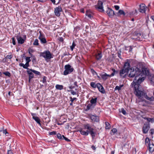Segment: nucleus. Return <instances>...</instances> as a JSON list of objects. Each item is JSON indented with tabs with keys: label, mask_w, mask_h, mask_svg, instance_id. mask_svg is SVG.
<instances>
[{
	"label": "nucleus",
	"mask_w": 154,
	"mask_h": 154,
	"mask_svg": "<svg viewBox=\"0 0 154 154\" xmlns=\"http://www.w3.org/2000/svg\"><path fill=\"white\" fill-rule=\"evenodd\" d=\"M130 70L128 76L131 78L135 77L131 83V86L132 87H134V93L136 96L141 99L145 98L149 100H152L153 98L152 97H149L146 95L143 89L140 85L144 80L146 75L149 74L148 69L146 68H143L141 71L140 69L136 67L135 68L133 67Z\"/></svg>",
	"instance_id": "obj_1"
},
{
	"label": "nucleus",
	"mask_w": 154,
	"mask_h": 154,
	"mask_svg": "<svg viewBox=\"0 0 154 154\" xmlns=\"http://www.w3.org/2000/svg\"><path fill=\"white\" fill-rule=\"evenodd\" d=\"M79 131L83 135L87 136L90 133L93 138L95 137L96 133L94 131V129L91 128L89 124L84 125L83 127L80 128Z\"/></svg>",
	"instance_id": "obj_2"
},
{
	"label": "nucleus",
	"mask_w": 154,
	"mask_h": 154,
	"mask_svg": "<svg viewBox=\"0 0 154 154\" xmlns=\"http://www.w3.org/2000/svg\"><path fill=\"white\" fill-rule=\"evenodd\" d=\"M40 55V56H42L44 57L46 60H49L52 58L51 53L48 50L41 52Z\"/></svg>",
	"instance_id": "obj_3"
},
{
	"label": "nucleus",
	"mask_w": 154,
	"mask_h": 154,
	"mask_svg": "<svg viewBox=\"0 0 154 154\" xmlns=\"http://www.w3.org/2000/svg\"><path fill=\"white\" fill-rule=\"evenodd\" d=\"M65 70L63 72V74L64 75H66L70 74L74 70L73 68L69 64H67L64 66Z\"/></svg>",
	"instance_id": "obj_4"
},
{
	"label": "nucleus",
	"mask_w": 154,
	"mask_h": 154,
	"mask_svg": "<svg viewBox=\"0 0 154 154\" xmlns=\"http://www.w3.org/2000/svg\"><path fill=\"white\" fill-rule=\"evenodd\" d=\"M131 62L129 60H127L125 62L123 68L125 69L127 71H129L133 67H131L130 65Z\"/></svg>",
	"instance_id": "obj_5"
},
{
	"label": "nucleus",
	"mask_w": 154,
	"mask_h": 154,
	"mask_svg": "<svg viewBox=\"0 0 154 154\" xmlns=\"http://www.w3.org/2000/svg\"><path fill=\"white\" fill-rule=\"evenodd\" d=\"M16 39L17 40L18 43V44H22L26 39V36L25 35L23 36V38L21 36L17 35L16 37Z\"/></svg>",
	"instance_id": "obj_6"
},
{
	"label": "nucleus",
	"mask_w": 154,
	"mask_h": 154,
	"mask_svg": "<svg viewBox=\"0 0 154 154\" xmlns=\"http://www.w3.org/2000/svg\"><path fill=\"white\" fill-rule=\"evenodd\" d=\"M139 11L142 13H145L147 8V7L145 5L142 3L139 5Z\"/></svg>",
	"instance_id": "obj_7"
},
{
	"label": "nucleus",
	"mask_w": 154,
	"mask_h": 154,
	"mask_svg": "<svg viewBox=\"0 0 154 154\" xmlns=\"http://www.w3.org/2000/svg\"><path fill=\"white\" fill-rule=\"evenodd\" d=\"M103 3L101 1H98L96 8H98L99 11L101 12L104 11L103 9Z\"/></svg>",
	"instance_id": "obj_8"
},
{
	"label": "nucleus",
	"mask_w": 154,
	"mask_h": 154,
	"mask_svg": "<svg viewBox=\"0 0 154 154\" xmlns=\"http://www.w3.org/2000/svg\"><path fill=\"white\" fill-rule=\"evenodd\" d=\"M62 11L61 8L59 6L54 9V12L56 16L59 17L60 15V12Z\"/></svg>",
	"instance_id": "obj_9"
},
{
	"label": "nucleus",
	"mask_w": 154,
	"mask_h": 154,
	"mask_svg": "<svg viewBox=\"0 0 154 154\" xmlns=\"http://www.w3.org/2000/svg\"><path fill=\"white\" fill-rule=\"evenodd\" d=\"M150 127L149 124H144L142 128V131L143 133L146 134L147 133Z\"/></svg>",
	"instance_id": "obj_10"
},
{
	"label": "nucleus",
	"mask_w": 154,
	"mask_h": 154,
	"mask_svg": "<svg viewBox=\"0 0 154 154\" xmlns=\"http://www.w3.org/2000/svg\"><path fill=\"white\" fill-rule=\"evenodd\" d=\"M40 34L38 38L40 40L41 43L42 44H45L47 43V41L44 35L41 33L40 32H39Z\"/></svg>",
	"instance_id": "obj_11"
},
{
	"label": "nucleus",
	"mask_w": 154,
	"mask_h": 154,
	"mask_svg": "<svg viewBox=\"0 0 154 154\" xmlns=\"http://www.w3.org/2000/svg\"><path fill=\"white\" fill-rule=\"evenodd\" d=\"M106 12L107 13L108 16L110 17H112L114 15H115V14L114 11L111 9L109 8H107Z\"/></svg>",
	"instance_id": "obj_12"
},
{
	"label": "nucleus",
	"mask_w": 154,
	"mask_h": 154,
	"mask_svg": "<svg viewBox=\"0 0 154 154\" xmlns=\"http://www.w3.org/2000/svg\"><path fill=\"white\" fill-rule=\"evenodd\" d=\"M100 75L103 80L104 81L106 80L109 78L110 77L109 75L107 74L106 73L104 72L100 73Z\"/></svg>",
	"instance_id": "obj_13"
},
{
	"label": "nucleus",
	"mask_w": 154,
	"mask_h": 154,
	"mask_svg": "<svg viewBox=\"0 0 154 154\" xmlns=\"http://www.w3.org/2000/svg\"><path fill=\"white\" fill-rule=\"evenodd\" d=\"M97 88L99 91L102 93H105V90L103 87L100 83H97Z\"/></svg>",
	"instance_id": "obj_14"
},
{
	"label": "nucleus",
	"mask_w": 154,
	"mask_h": 154,
	"mask_svg": "<svg viewBox=\"0 0 154 154\" xmlns=\"http://www.w3.org/2000/svg\"><path fill=\"white\" fill-rule=\"evenodd\" d=\"M90 118L93 122H98L99 121V118L98 116L91 115L90 116Z\"/></svg>",
	"instance_id": "obj_15"
},
{
	"label": "nucleus",
	"mask_w": 154,
	"mask_h": 154,
	"mask_svg": "<svg viewBox=\"0 0 154 154\" xmlns=\"http://www.w3.org/2000/svg\"><path fill=\"white\" fill-rule=\"evenodd\" d=\"M128 71H127L125 69L123 68L122 69L120 70L119 71V75L121 77H124V75H125V74L126 73L128 72Z\"/></svg>",
	"instance_id": "obj_16"
},
{
	"label": "nucleus",
	"mask_w": 154,
	"mask_h": 154,
	"mask_svg": "<svg viewBox=\"0 0 154 154\" xmlns=\"http://www.w3.org/2000/svg\"><path fill=\"white\" fill-rule=\"evenodd\" d=\"M78 88H75V91H74L73 89H70V90H68L67 91L68 92H71V94L73 95L77 94L78 95L77 96L78 97L79 96V95L78 94Z\"/></svg>",
	"instance_id": "obj_17"
},
{
	"label": "nucleus",
	"mask_w": 154,
	"mask_h": 154,
	"mask_svg": "<svg viewBox=\"0 0 154 154\" xmlns=\"http://www.w3.org/2000/svg\"><path fill=\"white\" fill-rule=\"evenodd\" d=\"M95 106L91 103L88 104L86 107V109L85 110L86 111H88L90 109L92 110L95 107Z\"/></svg>",
	"instance_id": "obj_18"
},
{
	"label": "nucleus",
	"mask_w": 154,
	"mask_h": 154,
	"mask_svg": "<svg viewBox=\"0 0 154 154\" xmlns=\"http://www.w3.org/2000/svg\"><path fill=\"white\" fill-rule=\"evenodd\" d=\"M32 69H29V70H28L27 71V73L29 75V81H30V79H32L34 77V75L32 73V72H33L32 71H31Z\"/></svg>",
	"instance_id": "obj_19"
},
{
	"label": "nucleus",
	"mask_w": 154,
	"mask_h": 154,
	"mask_svg": "<svg viewBox=\"0 0 154 154\" xmlns=\"http://www.w3.org/2000/svg\"><path fill=\"white\" fill-rule=\"evenodd\" d=\"M19 65L21 66H22L24 69H26L28 70L29 69L28 68V67L29 66V65L27 63H26L25 64L23 63H20L19 64Z\"/></svg>",
	"instance_id": "obj_20"
},
{
	"label": "nucleus",
	"mask_w": 154,
	"mask_h": 154,
	"mask_svg": "<svg viewBox=\"0 0 154 154\" xmlns=\"http://www.w3.org/2000/svg\"><path fill=\"white\" fill-rule=\"evenodd\" d=\"M96 58L97 60H100L102 57L101 53L98 52L96 54Z\"/></svg>",
	"instance_id": "obj_21"
},
{
	"label": "nucleus",
	"mask_w": 154,
	"mask_h": 154,
	"mask_svg": "<svg viewBox=\"0 0 154 154\" xmlns=\"http://www.w3.org/2000/svg\"><path fill=\"white\" fill-rule=\"evenodd\" d=\"M148 146L149 147V150L150 151L153 152L154 151V145L153 144H150Z\"/></svg>",
	"instance_id": "obj_22"
},
{
	"label": "nucleus",
	"mask_w": 154,
	"mask_h": 154,
	"mask_svg": "<svg viewBox=\"0 0 154 154\" xmlns=\"http://www.w3.org/2000/svg\"><path fill=\"white\" fill-rule=\"evenodd\" d=\"M97 99V98L92 99L90 100L91 103L94 104L95 106L96 104Z\"/></svg>",
	"instance_id": "obj_23"
},
{
	"label": "nucleus",
	"mask_w": 154,
	"mask_h": 154,
	"mask_svg": "<svg viewBox=\"0 0 154 154\" xmlns=\"http://www.w3.org/2000/svg\"><path fill=\"white\" fill-rule=\"evenodd\" d=\"M33 119H34L38 124L41 126V124L40 123V120L38 117L36 116V117H34Z\"/></svg>",
	"instance_id": "obj_24"
},
{
	"label": "nucleus",
	"mask_w": 154,
	"mask_h": 154,
	"mask_svg": "<svg viewBox=\"0 0 154 154\" xmlns=\"http://www.w3.org/2000/svg\"><path fill=\"white\" fill-rule=\"evenodd\" d=\"M8 54H9V55L6 56L5 58L3 59V60H6L7 59H11L12 58L13 56L12 54H11V53H9Z\"/></svg>",
	"instance_id": "obj_25"
},
{
	"label": "nucleus",
	"mask_w": 154,
	"mask_h": 154,
	"mask_svg": "<svg viewBox=\"0 0 154 154\" xmlns=\"http://www.w3.org/2000/svg\"><path fill=\"white\" fill-rule=\"evenodd\" d=\"M86 15L89 18L92 17V13L90 10H87L86 12Z\"/></svg>",
	"instance_id": "obj_26"
},
{
	"label": "nucleus",
	"mask_w": 154,
	"mask_h": 154,
	"mask_svg": "<svg viewBox=\"0 0 154 154\" xmlns=\"http://www.w3.org/2000/svg\"><path fill=\"white\" fill-rule=\"evenodd\" d=\"M144 119H146L149 122L151 123H153L154 122V119L153 118H148L147 117H145Z\"/></svg>",
	"instance_id": "obj_27"
},
{
	"label": "nucleus",
	"mask_w": 154,
	"mask_h": 154,
	"mask_svg": "<svg viewBox=\"0 0 154 154\" xmlns=\"http://www.w3.org/2000/svg\"><path fill=\"white\" fill-rule=\"evenodd\" d=\"M55 87L58 90H61L63 89V86L61 85H57Z\"/></svg>",
	"instance_id": "obj_28"
},
{
	"label": "nucleus",
	"mask_w": 154,
	"mask_h": 154,
	"mask_svg": "<svg viewBox=\"0 0 154 154\" xmlns=\"http://www.w3.org/2000/svg\"><path fill=\"white\" fill-rule=\"evenodd\" d=\"M145 142L146 145L147 146H148L150 144V140L148 137H147L146 138Z\"/></svg>",
	"instance_id": "obj_29"
},
{
	"label": "nucleus",
	"mask_w": 154,
	"mask_h": 154,
	"mask_svg": "<svg viewBox=\"0 0 154 154\" xmlns=\"http://www.w3.org/2000/svg\"><path fill=\"white\" fill-rule=\"evenodd\" d=\"M119 14L120 15H125V14L124 11L122 10H120L117 13L116 15H118Z\"/></svg>",
	"instance_id": "obj_30"
},
{
	"label": "nucleus",
	"mask_w": 154,
	"mask_h": 154,
	"mask_svg": "<svg viewBox=\"0 0 154 154\" xmlns=\"http://www.w3.org/2000/svg\"><path fill=\"white\" fill-rule=\"evenodd\" d=\"M123 86V85H120L119 86H116L114 89L115 91L117 90L118 91L120 90L121 89V88Z\"/></svg>",
	"instance_id": "obj_31"
},
{
	"label": "nucleus",
	"mask_w": 154,
	"mask_h": 154,
	"mask_svg": "<svg viewBox=\"0 0 154 154\" xmlns=\"http://www.w3.org/2000/svg\"><path fill=\"white\" fill-rule=\"evenodd\" d=\"M91 86L93 88H96L97 87V83H95L93 82H91L90 83Z\"/></svg>",
	"instance_id": "obj_32"
},
{
	"label": "nucleus",
	"mask_w": 154,
	"mask_h": 154,
	"mask_svg": "<svg viewBox=\"0 0 154 154\" xmlns=\"http://www.w3.org/2000/svg\"><path fill=\"white\" fill-rule=\"evenodd\" d=\"M112 71H113V72L111 75H109L110 77L114 76V75L116 74V73H117L118 72V71H117L115 69H112Z\"/></svg>",
	"instance_id": "obj_33"
},
{
	"label": "nucleus",
	"mask_w": 154,
	"mask_h": 154,
	"mask_svg": "<svg viewBox=\"0 0 154 154\" xmlns=\"http://www.w3.org/2000/svg\"><path fill=\"white\" fill-rule=\"evenodd\" d=\"M105 124L106 125V129H109L110 128V126L108 122H105Z\"/></svg>",
	"instance_id": "obj_34"
},
{
	"label": "nucleus",
	"mask_w": 154,
	"mask_h": 154,
	"mask_svg": "<svg viewBox=\"0 0 154 154\" xmlns=\"http://www.w3.org/2000/svg\"><path fill=\"white\" fill-rule=\"evenodd\" d=\"M76 45L75 44L74 42H73L72 45L70 46V49L72 51H73L74 48L75 47Z\"/></svg>",
	"instance_id": "obj_35"
},
{
	"label": "nucleus",
	"mask_w": 154,
	"mask_h": 154,
	"mask_svg": "<svg viewBox=\"0 0 154 154\" xmlns=\"http://www.w3.org/2000/svg\"><path fill=\"white\" fill-rule=\"evenodd\" d=\"M31 71H32V72L34 73H35V74L36 75H40V72H39L38 71H36V70H33L32 69L31 70Z\"/></svg>",
	"instance_id": "obj_36"
},
{
	"label": "nucleus",
	"mask_w": 154,
	"mask_h": 154,
	"mask_svg": "<svg viewBox=\"0 0 154 154\" xmlns=\"http://www.w3.org/2000/svg\"><path fill=\"white\" fill-rule=\"evenodd\" d=\"M38 41L37 39H35L33 43V44L34 45H39Z\"/></svg>",
	"instance_id": "obj_37"
},
{
	"label": "nucleus",
	"mask_w": 154,
	"mask_h": 154,
	"mask_svg": "<svg viewBox=\"0 0 154 154\" xmlns=\"http://www.w3.org/2000/svg\"><path fill=\"white\" fill-rule=\"evenodd\" d=\"M3 74L5 75L8 76V77H10L11 76L10 73L8 71H7L5 72H4L3 73Z\"/></svg>",
	"instance_id": "obj_38"
},
{
	"label": "nucleus",
	"mask_w": 154,
	"mask_h": 154,
	"mask_svg": "<svg viewBox=\"0 0 154 154\" xmlns=\"http://www.w3.org/2000/svg\"><path fill=\"white\" fill-rule=\"evenodd\" d=\"M26 63L29 64V62L31 61V60L30 59V57H26Z\"/></svg>",
	"instance_id": "obj_39"
},
{
	"label": "nucleus",
	"mask_w": 154,
	"mask_h": 154,
	"mask_svg": "<svg viewBox=\"0 0 154 154\" xmlns=\"http://www.w3.org/2000/svg\"><path fill=\"white\" fill-rule=\"evenodd\" d=\"M46 77L44 76L42 78V82L45 84L46 83Z\"/></svg>",
	"instance_id": "obj_40"
},
{
	"label": "nucleus",
	"mask_w": 154,
	"mask_h": 154,
	"mask_svg": "<svg viewBox=\"0 0 154 154\" xmlns=\"http://www.w3.org/2000/svg\"><path fill=\"white\" fill-rule=\"evenodd\" d=\"M121 112L124 115H126V112L124 108H122Z\"/></svg>",
	"instance_id": "obj_41"
},
{
	"label": "nucleus",
	"mask_w": 154,
	"mask_h": 154,
	"mask_svg": "<svg viewBox=\"0 0 154 154\" xmlns=\"http://www.w3.org/2000/svg\"><path fill=\"white\" fill-rule=\"evenodd\" d=\"M57 132L56 131H53L52 132H49V134L50 135H52L54 134H56Z\"/></svg>",
	"instance_id": "obj_42"
},
{
	"label": "nucleus",
	"mask_w": 154,
	"mask_h": 154,
	"mask_svg": "<svg viewBox=\"0 0 154 154\" xmlns=\"http://www.w3.org/2000/svg\"><path fill=\"white\" fill-rule=\"evenodd\" d=\"M70 101H71V102H73V101L75 100H76L77 99V98L75 97L72 98V97H70Z\"/></svg>",
	"instance_id": "obj_43"
},
{
	"label": "nucleus",
	"mask_w": 154,
	"mask_h": 154,
	"mask_svg": "<svg viewBox=\"0 0 154 154\" xmlns=\"http://www.w3.org/2000/svg\"><path fill=\"white\" fill-rule=\"evenodd\" d=\"M57 137L59 139H60L62 138V137L61 135V134L60 133H58L57 134Z\"/></svg>",
	"instance_id": "obj_44"
},
{
	"label": "nucleus",
	"mask_w": 154,
	"mask_h": 154,
	"mask_svg": "<svg viewBox=\"0 0 154 154\" xmlns=\"http://www.w3.org/2000/svg\"><path fill=\"white\" fill-rule=\"evenodd\" d=\"M112 132L114 134L117 131V129L115 128H113L111 130Z\"/></svg>",
	"instance_id": "obj_45"
},
{
	"label": "nucleus",
	"mask_w": 154,
	"mask_h": 154,
	"mask_svg": "<svg viewBox=\"0 0 154 154\" xmlns=\"http://www.w3.org/2000/svg\"><path fill=\"white\" fill-rule=\"evenodd\" d=\"M151 83L154 84V76H152L151 79Z\"/></svg>",
	"instance_id": "obj_46"
},
{
	"label": "nucleus",
	"mask_w": 154,
	"mask_h": 154,
	"mask_svg": "<svg viewBox=\"0 0 154 154\" xmlns=\"http://www.w3.org/2000/svg\"><path fill=\"white\" fill-rule=\"evenodd\" d=\"M12 43L13 45H15L16 44V42H15V38L14 37H13L12 38Z\"/></svg>",
	"instance_id": "obj_47"
},
{
	"label": "nucleus",
	"mask_w": 154,
	"mask_h": 154,
	"mask_svg": "<svg viewBox=\"0 0 154 154\" xmlns=\"http://www.w3.org/2000/svg\"><path fill=\"white\" fill-rule=\"evenodd\" d=\"M3 134H5L6 136H8L9 134L8 133L7 131L6 130H3Z\"/></svg>",
	"instance_id": "obj_48"
},
{
	"label": "nucleus",
	"mask_w": 154,
	"mask_h": 154,
	"mask_svg": "<svg viewBox=\"0 0 154 154\" xmlns=\"http://www.w3.org/2000/svg\"><path fill=\"white\" fill-rule=\"evenodd\" d=\"M31 114L32 116L33 119V118H34V117H36V115L35 113H34L31 112Z\"/></svg>",
	"instance_id": "obj_49"
},
{
	"label": "nucleus",
	"mask_w": 154,
	"mask_h": 154,
	"mask_svg": "<svg viewBox=\"0 0 154 154\" xmlns=\"http://www.w3.org/2000/svg\"><path fill=\"white\" fill-rule=\"evenodd\" d=\"M114 8H115V9L116 10H119V6L118 5H115L114 6Z\"/></svg>",
	"instance_id": "obj_50"
},
{
	"label": "nucleus",
	"mask_w": 154,
	"mask_h": 154,
	"mask_svg": "<svg viewBox=\"0 0 154 154\" xmlns=\"http://www.w3.org/2000/svg\"><path fill=\"white\" fill-rule=\"evenodd\" d=\"M75 88V87L73 85H71L69 87V88L71 89H73Z\"/></svg>",
	"instance_id": "obj_51"
},
{
	"label": "nucleus",
	"mask_w": 154,
	"mask_h": 154,
	"mask_svg": "<svg viewBox=\"0 0 154 154\" xmlns=\"http://www.w3.org/2000/svg\"><path fill=\"white\" fill-rule=\"evenodd\" d=\"M8 154H13L12 151L11 150H8Z\"/></svg>",
	"instance_id": "obj_52"
},
{
	"label": "nucleus",
	"mask_w": 154,
	"mask_h": 154,
	"mask_svg": "<svg viewBox=\"0 0 154 154\" xmlns=\"http://www.w3.org/2000/svg\"><path fill=\"white\" fill-rule=\"evenodd\" d=\"M64 139L67 142H69L70 141V140H69V139H68L66 137V138H64Z\"/></svg>",
	"instance_id": "obj_53"
},
{
	"label": "nucleus",
	"mask_w": 154,
	"mask_h": 154,
	"mask_svg": "<svg viewBox=\"0 0 154 154\" xmlns=\"http://www.w3.org/2000/svg\"><path fill=\"white\" fill-rule=\"evenodd\" d=\"M50 1L54 5L55 4V0H50Z\"/></svg>",
	"instance_id": "obj_54"
},
{
	"label": "nucleus",
	"mask_w": 154,
	"mask_h": 154,
	"mask_svg": "<svg viewBox=\"0 0 154 154\" xmlns=\"http://www.w3.org/2000/svg\"><path fill=\"white\" fill-rule=\"evenodd\" d=\"M91 148L94 150H95L96 149V147H95V146H94V145H92L91 146Z\"/></svg>",
	"instance_id": "obj_55"
},
{
	"label": "nucleus",
	"mask_w": 154,
	"mask_h": 154,
	"mask_svg": "<svg viewBox=\"0 0 154 154\" xmlns=\"http://www.w3.org/2000/svg\"><path fill=\"white\" fill-rule=\"evenodd\" d=\"M81 12L82 13H84L85 12V10L84 9H81Z\"/></svg>",
	"instance_id": "obj_56"
},
{
	"label": "nucleus",
	"mask_w": 154,
	"mask_h": 154,
	"mask_svg": "<svg viewBox=\"0 0 154 154\" xmlns=\"http://www.w3.org/2000/svg\"><path fill=\"white\" fill-rule=\"evenodd\" d=\"M38 1L41 2H43L45 1V0H37Z\"/></svg>",
	"instance_id": "obj_57"
},
{
	"label": "nucleus",
	"mask_w": 154,
	"mask_h": 154,
	"mask_svg": "<svg viewBox=\"0 0 154 154\" xmlns=\"http://www.w3.org/2000/svg\"><path fill=\"white\" fill-rule=\"evenodd\" d=\"M74 85L77 87H78V85H77V82H74Z\"/></svg>",
	"instance_id": "obj_58"
},
{
	"label": "nucleus",
	"mask_w": 154,
	"mask_h": 154,
	"mask_svg": "<svg viewBox=\"0 0 154 154\" xmlns=\"http://www.w3.org/2000/svg\"><path fill=\"white\" fill-rule=\"evenodd\" d=\"M151 18L153 20L154 22V16H152L151 17Z\"/></svg>",
	"instance_id": "obj_59"
},
{
	"label": "nucleus",
	"mask_w": 154,
	"mask_h": 154,
	"mask_svg": "<svg viewBox=\"0 0 154 154\" xmlns=\"http://www.w3.org/2000/svg\"><path fill=\"white\" fill-rule=\"evenodd\" d=\"M137 36H141L142 37V36H141V35L140 33H138L137 34Z\"/></svg>",
	"instance_id": "obj_60"
},
{
	"label": "nucleus",
	"mask_w": 154,
	"mask_h": 154,
	"mask_svg": "<svg viewBox=\"0 0 154 154\" xmlns=\"http://www.w3.org/2000/svg\"><path fill=\"white\" fill-rule=\"evenodd\" d=\"M136 39H137V40H141V39L140 38H136Z\"/></svg>",
	"instance_id": "obj_61"
},
{
	"label": "nucleus",
	"mask_w": 154,
	"mask_h": 154,
	"mask_svg": "<svg viewBox=\"0 0 154 154\" xmlns=\"http://www.w3.org/2000/svg\"><path fill=\"white\" fill-rule=\"evenodd\" d=\"M11 92L10 91H9L8 93V95L9 96H10L11 95Z\"/></svg>",
	"instance_id": "obj_62"
},
{
	"label": "nucleus",
	"mask_w": 154,
	"mask_h": 154,
	"mask_svg": "<svg viewBox=\"0 0 154 154\" xmlns=\"http://www.w3.org/2000/svg\"><path fill=\"white\" fill-rule=\"evenodd\" d=\"M62 137H63L62 139H64V138H66V137H65L64 135H62Z\"/></svg>",
	"instance_id": "obj_63"
},
{
	"label": "nucleus",
	"mask_w": 154,
	"mask_h": 154,
	"mask_svg": "<svg viewBox=\"0 0 154 154\" xmlns=\"http://www.w3.org/2000/svg\"><path fill=\"white\" fill-rule=\"evenodd\" d=\"M114 151H112L111 152V154H114Z\"/></svg>",
	"instance_id": "obj_64"
}]
</instances>
